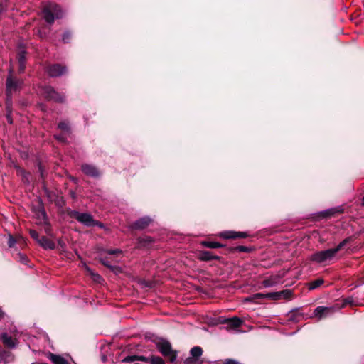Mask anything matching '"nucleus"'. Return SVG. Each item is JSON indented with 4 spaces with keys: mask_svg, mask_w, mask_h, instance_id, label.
Here are the masks:
<instances>
[{
    "mask_svg": "<svg viewBox=\"0 0 364 364\" xmlns=\"http://www.w3.org/2000/svg\"><path fill=\"white\" fill-rule=\"evenodd\" d=\"M348 240L342 241L336 247L326 250L319 251L312 254L310 257L311 260L317 263H322L331 259L347 243Z\"/></svg>",
    "mask_w": 364,
    "mask_h": 364,
    "instance_id": "1",
    "label": "nucleus"
},
{
    "mask_svg": "<svg viewBox=\"0 0 364 364\" xmlns=\"http://www.w3.org/2000/svg\"><path fill=\"white\" fill-rule=\"evenodd\" d=\"M42 13L45 21L50 24L53 23L55 18L58 19L63 16V11L60 6L53 3L45 4Z\"/></svg>",
    "mask_w": 364,
    "mask_h": 364,
    "instance_id": "2",
    "label": "nucleus"
},
{
    "mask_svg": "<svg viewBox=\"0 0 364 364\" xmlns=\"http://www.w3.org/2000/svg\"><path fill=\"white\" fill-rule=\"evenodd\" d=\"M68 214L71 217L74 218L80 223L87 226H95L98 225L102 227V224L95 221L90 214L85 213H79L77 211L70 210L68 212Z\"/></svg>",
    "mask_w": 364,
    "mask_h": 364,
    "instance_id": "3",
    "label": "nucleus"
},
{
    "mask_svg": "<svg viewBox=\"0 0 364 364\" xmlns=\"http://www.w3.org/2000/svg\"><path fill=\"white\" fill-rule=\"evenodd\" d=\"M293 291L290 289H284L278 292H272L266 294L258 293L255 294L253 297L255 299L268 298L272 300H289L292 298Z\"/></svg>",
    "mask_w": 364,
    "mask_h": 364,
    "instance_id": "4",
    "label": "nucleus"
},
{
    "mask_svg": "<svg viewBox=\"0 0 364 364\" xmlns=\"http://www.w3.org/2000/svg\"><path fill=\"white\" fill-rule=\"evenodd\" d=\"M347 303H349L348 300H346L342 305H339L338 304H335L333 306L330 307H324V306H318L314 311V315L315 317H317L318 319H321L325 318L336 311L341 309L343 308Z\"/></svg>",
    "mask_w": 364,
    "mask_h": 364,
    "instance_id": "5",
    "label": "nucleus"
},
{
    "mask_svg": "<svg viewBox=\"0 0 364 364\" xmlns=\"http://www.w3.org/2000/svg\"><path fill=\"white\" fill-rule=\"evenodd\" d=\"M22 85V82L18 79L13 77L11 71L9 72V75L6 79V104L11 103V95L18 91Z\"/></svg>",
    "mask_w": 364,
    "mask_h": 364,
    "instance_id": "6",
    "label": "nucleus"
},
{
    "mask_svg": "<svg viewBox=\"0 0 364 364\" xmlns=\"http://www.w3.org/2000/svg\"><path fill=\"white\" fill-rule=\"evenodd\" d=\"M156 346L159 351L169 358L171 362H174L176 359V353L171 348L170 343L164 339H159L156 342Z\"/></svg>",
    "mask_w": 364,
    "mask_h": 364,
    "instance_id": "7",
    "label": "nucleus"
},
{
    "mask_svg": "<svg viewBox=\"0 0 364 364\" xmlns=\"http://www.w3.org/2000/svg\"><path fill=\"white\" fill-rule=\"evenodd\" d=\"M33 213L37 224H47L48 218L43 206H33Z\"/></svg>",
    "mask_w": 364,
    "mask_h": 364,
    "instance_id": "8",
    "label": "nucleus"
},
{
    "mask_svg": "<svg viewBox=\"0 0 364 364\" xmlns=\"http://www.w3.org/2000/svg\"><path fill=\"white\" fill-rule=\"evenodd\" d=\"M219 237L224 239H237V238H246L248 234L245 232H237L233 230H226L221 232Z\"/></svg>",
    "mask_w": 364,
    "mask_h": 364,
    "instance_id": "9",
    "label": "nucleus"
},
{
    "mask_svg": "<svg viewBox=\"0 0 364 364\" xmlns=\"http://www.w3.org/2000/svg\"><path fill=\"white\" fill-rule=\"evenodd\" d=\"M45 97L48 99L53 100L57 102H63L64 96L58 93L53 87H46L44 89Z\"/></svg>",
    "mask_w": 364,
    "mask_h": 364,
    "instance_id": "10",
    "label": "nucleus"
},
{
    "mask_svg": "<svg viewBox=\"0 0 364 364\" xmlns=\"http://www.w3.org/2000/svg\"><path fill=\"white\" fill-rule=\"evenodd\" d=\"M65 71L66 68L65 67L58 64L50 66L48 70V73L51 77H58L65 73Z\"/></svg>",
    "mask_w": 364,
    "mask_h": 364,
    "instance_id": "11",
    "label": "nucleus"
},
{
    "mask_svg": "<svg viewBox=\"0 0 364 364\" xmlns=\"http://www.w3.org/2000/svg\"><path fill=\"white\" fill-rule=\"evenodd\" d=\"M151 222V219L150 218L143 217L134 222L132 225V228L134 229H144L149 226Z\"/></svg>",
    "mask_w": 364,
    "mask_h": 364,
    "instance_id": "12",
    "label": "nucleus"
},
{
    "mask_svg": "<svg viewBox=\"0 0 364 364\" xmlns=\"http://www.w3.org/2000/svg\"><path fill=\"white\" fill-rule=\"evenodd\" d=\"M38 244L45 250H54L55 248V244L44 236L41 237Z\"/></svg>",
    "mask_w": 364,
    "mask_h": 364,
    "instance_id": "13",
    "label": "nucleus"
},
{
    "mask_svg": "<svg viewBox=\"0 0 364 364\" xmlns=\"http://www.w3.org/2000/svg\"><path fill=\"white\" fill-rule=\"evenodd\" d=\"M82 171L84 173H85L87 176H92V177H97L99 176V171L97 169L89 164H84L82 166Z\"/></svg>",
    "mask_w": 364,
    "mask_h": 364,
    "instance_id": "14",
    "label": "nucleus"
},
{
    "mask_svg": "<svg viewBox=\"0 0 364 364\" xmlns=\"http://www.w3.org/2000/svg\"><path fill=\"white\" fill-rule=\"evenodd\" d=\"M199 259L202 261L218 260L220 257L213 255L210 251H203L200 253Z\"/></svg>",
    "mask_w": 364,
    "mask_h": 364,
    "instance_id": "15",
    "label": "nucleus"
},
{
    "mask_svg": "<svg viewBox=\"0 0 364 364\" xmlns=\"http://www.w3.org/2000/svg\"><path fill=\"white\" fill-rule=\"evenodd\" d=\"M225 323L228 324V328L234 329L240 327L242 323V321L238 317H233L227 319Z\"/></svg>",
    "mask_w": 364,
    "mask_h": 364,
    "instance_id": "16",
    "label": "nucleus"
},
{
    "mask_svg": "<svg viewBox=\"0 0 364 364\" xmlns=\"http://www.w3.org/2000/svg\"><path fill=\"white\" fill-rule=\"evenodd\" d=\"M279 282V278L278 276H277V275L271 276L270 277L267 278L264 280H263L262 285L264 287H273V286L276 285L277 284H278Z\"/></svg>",
    "mask_w": 364,
    "mask_h": 364,
    "instance_id": "17",
    "label": "nucleus"
},
{
    "mask_svg": "<svg viewBox=\"0 0 364 364\" xmlns=\"http://www.w3.org/2000/svg\"><path fill=\"white\" fill-rule=\"evenodd\" d=\"M1 339L3 343L8 347H14L16 346V340L4 333L1 335Z\"/></svg>",
    "mask_w": 364,
    "mask_h": 364,
    "instance_id": "18",
    "label": "nucleus"
},
{
    "mask_svg": "<svg viewBox=\"0 0 364 364\" xmlns=\"http://www.w3.org/2000/svg\"><path fill=\"white\" fill-rule=\"evenodd\" d=\"M48 358L53 364H68V362L61 356L50 353Z\"/></svg>",
    "mask_w": 364,
    "mask_h": 364,
    "instance_id": "19",
    "label": "nucleus"
},
{
    "mask_svg": "<svg viewBox=\"0 0 364 364\" xmlns=\"http://www.w3.org/2000/svg\"><path fill=\"white\" fill-rule=\"evenodd\" d=\"M202 245L208 248H219L223 246L222 244L219 242L210 241H203L202 242Z\"/></svg>",
    "mask_w": 364,
    "mask_h": 364,
    "instance_id": "20",
    "label": "nucleus"
},
{
    "mask_svg": "<svg viewBox=\"0 0 364 364\" xmlns=\"http://www.w3.org/2000/svg\"><path fill=\"white\" fill-rule=\"evenodd\" d=\"M323 280L321 279H318L316 280H314L309 284V289L313 290L316 289L317 287H320L321 284H323Z\"/></svg>",
    "mask_w": 364,
    "mask_h": 364,
    "instance_id": "21",
    "label": "nucleus"
},
{
    "mask_svg": "<svg viewBox=\"0 0 364 364\" xmlns=\"http://www.w3.org/2000/svg\"><path fill=\"white\" fill-rule=\"evenodd\" d=\"M203 350L202 348L199 346L193 347L191 350V354L193 357L198 358L202 355Z\"/></svg>",
    "mask_w": 364,
    "mask_h": 364,
    "instance_id": "22",
    "label": "nucleus"
},
{
    "mask_svg": "<svg viewBox=\"0 0 364 364\" xmlns=\"http://www.w3.org/2000/svg\"><path fill=\"white\" fill-rule=\"evenodd\" d=\"M18 63H19V65H20V70L21 72H23L24 68H25V65H24V63H25V53H24V52H21L18 54Z\"/></svg>",
    "mask_w": 364,
    "mask_h": 364,
    "instance_id": "23",
    "label": "nucleus"
},
{
    "mask_svg": "<svg viewBox=\"0 0 364 364\" xmlns=\"http://www.w3.org/2000/svg\"><path fill=\"white\" fill-rule=\"evenodd\" d=\"M149 363L151 364H164V360L159 356H151L149 358Z\"/></svg>",
    "mask_w": 364,
    "mask_h": 364,
    "instance_id": "24",
    "label": "nucleus"
},
{
    "mask_svg": "<svg viewBox=\"0 0 364 364\" xmlns=\"http://www.w3.org/2000/svg\"><path fill=\"white\" fill-rule=\"evenodd\" d=\"M30 235L33 240H35L37 242H38L41 237H39L38 233L36 230H31Z\"/></svg>",
    "mask_w": 364,
    "mask_h": 364,
    "instance_id": "25",
    "label": "nucleus"
},
{
    "mask_svg": "<svg viewBox=\"0 0 364 364\" xmlns=\"http://www.w3.org/2000/svg\"><path fill=\"white\" fill-rule=\"evenodd\" d=\"M58 128L60 129L61 130L65 131V132H68V130H69L68 124L65 122L59 123Z\"/></svg>",
    "mask_w": 364,
    "mask_h": 364,
    "instance_id": "26",
    "label": "nucleus"
},
{
    "mask_svg": "<svg viewBox=\"0 0 364 364\" xmlns=\"http://www.w3.org/2000/svg\"><path fill=\"white\" fill-rule=\"evenodd\" d=\"M18 257L19 261L21 263L25 264H27L28 259V258H27V257L26 255L19 253L18 255Z\"/></svg>",
    "mask_w": 364,
    "mask_h": 364,
    "instance_id": "27",
    "label": "nucleus"
},
{
    "mask_svg": "<svg viewBox=\"0 0 364 364\" xmlns=\"http://www.w3.org/2000/svg\"><path fill=\"white\" fill-rule=\"evenodd\" d=\"M138 358V355H131V356H127L126 357L123 361L124 362H127V363H129V362H134V361H136L137 360V358Z\"/></svg>",
    "mask_w": 364,
    "mask_h": 364,
    "instance_id": "28",
    "label": "nucleus"
},
{
    "mask_svg": "<svg viewBox=\"0 0 364 364\" xmlns=\"http://www.w3.org/2000/svg\"><path fill=\"white\" fill-rule=\"evenodd\" d=\"M41 225H43L44 226V230L45 232L49 235H51V230H50V225H49V223L47 221V224H40Z\"/></svg>",
    "mask_w": 364,
    "mask_h": 364,
    "instance_id": "29",
    "label": "nucleus"
},
{
    "mask_svg": "<svg viewBox=\"0 0 364 364\" xmlns=\"http://www.w3.org/2000/svg\"><path fill=\"white\" fill-rule=\"evenodd\" d=\"M15 243H16L15 239L11 235H9V240H8V245H9V247H14Z\"/></svg>",
    "mask_w": 364,
    "mask_h": 364,
    "instance_id": "30",
    "label": "nucleus"
},
{
    "mask_svg": "<svg viewBox=\"0 0 364 364\" xmlns=\"http://www.w3.org/2000/svg\"><path fill=\"white\" fill-rule=\"evenodd\" d=\"M236 250L240 252H249L250 251V248H248L247 247H245V246H238L236 247Z\"/></svg>",
    "mask_w": 364,
    "mask_h": 364,
    "instance_id": "31",
    "label": "nucleus"
},
{
    "mask_svg": "<svg viewBox=\"0 0 364 364\" xmlns=\"http://www.w3.org/2000/svg\"><path fill=\"white\" fill-rule=\"evenodd\" d=\"M70 38V34L68 32H65L63 36V41L67 43Z\"/></svg>",
    "mask_w": 364,
    "mask_h": 364,
    "instance_id": "32",
    "label": "nucleus"
},
{
    "mask_svg": "<svg viewBox=\"0 0 364 364\" xmlns=\"http://www.w3.org/2000/svg\"><path fill=\"white\" fill-rule=\"evenodd\" d=\"M107 253L108 254H110V255H114V254H119L121 255L122 254V252L117 249V250H108L107 251Z\"/></svg>",
    "mask_w": 364,
    "mask_h": 364,
    "instance_id": "33",
    "label": "nucleus"
},
{
    "mask_svg": "<svg viewBox=\"0 0 364 364\" xmlns=\"http://www.w3.org/2000/svg\"><path fill=\"white\" fill-rule=\"evenodd\" d=\"M137 360H141L149 363V358L144 357V356H138Z\"/></svg>",
    "mask_w": 364,
    "mask_h": 364,
    "instance_id": "34",
    "label": "nucleus"
},
{
    "mask_svg": "<svg viewBox=\"0 0 364 364\" xmlns=\"http://www.w3.org/2000/svg\"><path fill=\"white\" fill-rule=\"evenodd\" d=\"M225 364H237V362L232 359H228L225 360Z\"/></svg>",
    "mask_w": 364,
    "mask_h": 364,
    "instance_id": "35",
    "label": "nucleus"
},
{
    "mask_svg": "<svg viewBox=\"0 0 364 364\" xmlns=\"http://www.w3.org/2000/svg\"><path fill=\"white\" fill-rule=\"evenodd\" d=\"M58 244H59V245H60L62 248H64V247H65V243H64L61 240H58Z\"/></svg>",
    "mask_w": 364,
    "mask_h": 364,
    "instance_id": "36",
    "label": "nucleus"
},
{
    "mask_svg": "<svg viewBox=\"0 0 364 364\" xmlns=\"http://www.w3.org/2000/svg\"><path fill=\"white\" fill-rule=\"evenodd\" d=\"M93 277L97 281H100L101 279V277H100V276L99 274H93Z\"/></svg>",
    "mask_w": 364,
    "mask_h": 364,
    "instance_id": "37",
    "label": "nucleus"
},
{
    "mask_svg": "<svg viewBox=\"0 0 364 364\" xmlns=\"http://www.w3.org/2000/svg\"><path fill=\"white\" fill-rule=\"evenodd\" d=\"M7 119H8V122L11 124L12 123V120H11V118L9 115H7Z\"/></svg>",
    "mask_w": 364,
    "mask_h": 364,
    "instance_id": "38",
    "label": "nucleus"
},
{
    "mask_svg": "<svg viewBox=\"0 0 364 364\" xmlns=\"http://www.w3.org/2000/svg\"><path fill=\"white\" fill-rule=\"evenodd\" d=\"M56 138L58 139V140H60V141H63V137L61 136H56Z\"/></svg>",
    "mask_w": 364,
    "mask_h": 364,
    "instance_id": "39",
    "label": "nucleus"
},
{
    "mask_svg": "<svg viewBox=\"0 0 364 364\" xmlns=\"http://www.w3.org/2000/svg\"><path fill=\"white\" fill-rule=\"evenodd\" d=\"M103 264H104L105 266L110 267L108 264H107V263H105V262H103Z\"/></svg>",
    "mask_w": 364,
    "mask_h": 364,
    "instance_id": "40",
    "label": "nucleus"
},
{
    "mask_svg": "<svg viewBox=\"0 0 364 364\" xmlns=\"http://www.w3.org/2000/svg\"><path fill=\"white\" fill-rule=\"evenodd\" d=\"M146 240H147V241H149V242H151V239H150L149 237H147V238H146Z\"/></svg>",
    "mask_w": 364,
    "mask_h": 364,
    "instance_id": "41",
    "label": "nucleus"
},
{
    "mask_svg": "<svg viewBox=\"0 0 364 364\" xmlns=\"http://www.w3.org/2000/svg\"><path fill=\"white\" fill-rule=\"evenodd\" d=\"M363 205H364V197L363 198Z\"/></svg>",
    "mask_w": 364,
    "mask_h": 364,
    "instance_id": "42",
    "label": "nucleus"
}]
</instances>
